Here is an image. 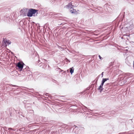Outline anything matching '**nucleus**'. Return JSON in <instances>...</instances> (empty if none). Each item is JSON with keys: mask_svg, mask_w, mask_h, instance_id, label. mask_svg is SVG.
<instances>
[{"mask_svg": "<svg viewBox=\"0 0 134 134\" xmlns=\"http://www.w3.org/2000/svg\"><path fill=\"white\" fill-rule=\"evenodd\" d=\"M18 113L19 115V116L20 117V116H21L24 117V116L22 115V113L21 112H18Z\"/></svg>", "mask_w": 134, "mask_h": 134, "instance_id": "dca6fc26", "label": "nucleus"}, {"mask_svg": "<svg viewBox=\"0 0 134 134\" xmlns=\"http://www.w3.org/2000/svg\"><path fill=\"white\" fill-rule=\"evenodd\" d=\"M49 98H50V99H52V97L51 96H49Z\"/></svg>", "mask_w": 134, "mask_h": 134, "instance_id": "393cba45", "label": "nucleus"}, {"mask_svg": "<svg viewBox=\"0 0 134 134\" xmlns=\"http://www.w3.org/2000/svg\"><path fill=\"white\" fill-rule=\"evenodd\" d=\"M99 90L100 91V92L101 93L102 91H103L104 92H105V90H106L105 89H99Z\"/></svg>", "mask_w": 134, "mask_h": 134, "instance_id": "2eb2a0df", "label": "nucleus"}, {"mask_svg": "<svg viewBox=\"0 0 134 134\" xmlns=\"http://www.w3.org/2000/svg\"><path fill=\"white\" fill-rule=\"evenodd\" d=\"M24 64L23 62H19L17 64V66L18 68V69L20 71L22 70L23 67H24Z\"/></svg>", "mask_w": 134, "mask_h": 134, "instance_id": "39448f33", "label": "nucleus"}, {"mask_svg": "<svg viewBox=\"0 0 134 134\" xmlns=\"http://www.w3.org/2000/svg\"><path fill=\"white\" fill-rule=\"evenodd\" d=\"M61 127L64 128H65L67 129V132L68 133H70V129H71V126L68 125H62L61 126Z\"/></svg>", "mask_w": 134, "mask_h": 134, "instance_id": "423d86ee", "label": "nucleus"}, {"mask_svg": "<svg viewBox=\"0 0 134 134\" xmlns=\"http://www.w3.org/2000/svg\"><path fill=\"white\" fill-rule=\"evenodd\" d=\"M71 129H70V132L71 130L72 129L71 131L72 133L75 134H78L79 133V127L75 125H74L72 127H71Z\"/></svg>", "mask_w": 134, "mask_h": 134, "instance_id": "7ed1b4c3", "label": "nucleus"}, {"mask_svg": "<svg viewBox=\"0 0 134 134\" xmlns=\"http://www.w3.org/2000/svg\"><path fill=\"white\" fill-rule=\"evenodd\" d=\"M72 2L69 3L68 4L66 5V7L68 8H70V9H71L74 6V5H72Z\"/></svg>", "mask_w": 134, "mask_h": 134, "instance_id": "6e6552de", "label": "nucleus"}, {"mask_svg": "<svg viewBox=\"0 0 134 134\" xmlns=\"http://www.w3.org/2000/svg\"><path fill=\"white\" fill-rule=\"evenodd\" d=\"M31 72L29 70H27L25 68L21 72L22 76H27L26 80H32L33 79L32 75L31 74Z\"/></svg>", "mask_w": 134, "mask_h": 134, "instance_id": "f257e3e1", "label": "nucleus"}, {"mask_svg": "<svg viewBox=\"0 0 134 134\" xmlns=\"http://www.w3.org/2000/svg\"><path fill=\"white\" fill-rule=\"evenodd\" d=\"M112 113H113V112H114V111H112Z\"/></svg>", "mask_w": 134, "mask_h": 134, "instance_id": "473e14b6", "label": "nucleus"}, {"mask_svg": "<svg viewBox=\"0 0 134 134\" xmlns=\"http://www.w3.org/2000/svg\"><path fill=\"white\" fill-rule=\"evenodd\" d=\"M38 10L31 8L28 11L27 15L28 17L37 16L38 13Z\"/></svg>", "mask_w": 134, "mask_h": 134, "instance_id": "f03ea898", "label": "nucleus"}, {"mask_svg": "<svg viewBox=\"0 0 134 134\" xmlns=\"http://www.w3.org/2000/svg\"><path fill=\"white\" fill-rule=\"evenodd\" d=\"M10 44V43H8V44Z\"/></svg>", "mask_w": 134, "mask_h": 134, "instance_id": "72a5a7b5", "label": "nucleus"}, {"mask_svg": "<svg viewBox=\"0 0 134 134\" xmlns=\"http://www.w3.org/2000/svg\"><path fill=\"white\" fill-rule=\"evenodd\" d=\"M27 91L30 92H33L34 91V90L33 89L31 88L30 89H28Z\"/></svg>", "mask_w": 134, "mask_h": 134, "instance_id": "f8f14e48", "label": "nucleus"}, {"mask_svg": "<svg viewBox=\"0 0 134 134\" xmlns=\"http://www.w3.org/2000/svg\"><path fill=\"white\" fill-rule=\"evenodd\" d=\"M67 71H68V70H67Z\"/></svg>", "mask_w": 134, "mask_h": 134, "instance_id": "f704fd0d", "label": "nucleus"}, {"mask_svg": "<svg viewBox=\"0 0 134 134\" xmlns=\"http://www.w3.org/2000/svg\"><path fill=\"white\" fill-rule=\"evenodd\" d=\"M51 134H57V132H52Z\"/></svg>", "mask_w": 134, "mask_h": 134, "instance_id": "a211bd4d", "label": "nucleus"}, {"mask_svg": "<svg viewBox=\"0 0 134 134\" xmlns=\"http://www.w3.org/2000/svg\"><path fill=\"white\" fill-rule=\"evenodd\" d=\"M67 60H68V61H69V62H70V61L69 60H68V59Z\"/></svg>", "mask_w": 134, "mask_h": 134, "instance_id": "7c9ffc66", "label": "nucleus"}, {"mask_svg": "<svg viewBox=\"0 0 134 134\" xmlns=\"http://www.w3.org/2000/svg\"><path fill=\"white\" fill-rule=\"evenodd\" d=\"M3 41H4V42L5 43V42H7V41L6 40H4Z\"/></svg>", "mask_w": 134, "mask_h": 134, "instance_id": "b1692460", "label": "nucleus"}, {"mask_svg": "<svg viewBox=\"0 0 134 134\" xmlns=\"http://www.w3.org/2000/svg\"><path fill=\"white\" fill-rule=\"evenodd\" d=\"M84 106L85 107V108H83V110L85 111L90 112V111H93L87 108L85 106Z\"/></svg>", "mask_w": 134, "mask_h": 134, "instance_id": "9d476101", "label": "nucleus"}, {"mask_svg": "<svg viewBox=\"0 0 134 134\" xmlns=\"http://www.w3.org/2000/svg\"><path fill=\"white\" fill-rule=\"evenodd\" d=\"M69 69L70 70V72L71 74H72L74 72V68L73 67H72L71 68H70Z\"/></svg>", "mask_w": 134, "mask_h": 134, "instance_id": "9b49d317", "label": "nucleus"}, {"mask_svg": "<svg viewBox=\"0 0 134 134\" xmlns=\"http://www.w3.org/2000/svg\"><path fill=\"white\" fill-rule=\"evenodd\" d=\"M103 86L100 85L99 87L98 88V89H104L105 88H103Z\"/></svg>", "mask_w": 134, "mask_h": 134, "instance_id": "4468645a", "label": "nucleus"}, {"mask_svg": "<svg viewBox=\"0 0 134 134\" xmlns=\"http://www.w3.org/2000/svg\"><path fill=\"white\" fill-rule=\"evenodd\" d=\"M104 79L105 80V81H107L108 80H109V79L108 78H104Z\"/></svg>", "mask_w": 134, "mask_h": 134, "instance_id": "4be33fe9", "label": "nucleus"}, {"mask_svg": "<svg viewBox=\"0 0 134 134\" xmlns=\"http://www.w3.org/2000/svg\"><path fill=\"white\" fill-rule=\"evenodd\" d=\"M24 10L25 11V10H22L20 11V12L22 13H23V14H24V16H26V14L25 13V12L24 11Z\"/></svg>", "mask_w": 134, "mask_h": 134, "instance_id": "ddd939ff", "label": "nucleus"}, {"mask_svg": "<svg viewBox=\"0 0 134 134\" xmlns=\"http://www.w3.org/2000/svg\"><path fill=\"white\" fill-rule=\"evenodd\" d=\"M104 83H103V82H102V83H101V84L100 85H102V86H103V85H104Z\"/></svg>", "mask_w": 134, "mask_h": 134, "instance_id": "cd10ccee", "label": "nucleus"}, {"mask_svg": "<svg viewBox=\"0 0 134 134\" xmlns=\"http://www.w3.org/2000/svg\"><path fill=\"white\" fill-rule=\"evenodd\" d=\"M133 58L132 56H129L127 57L125 59L126 63L129 66H131V62H132L131 59Z\"/></svg>", "mask_w": 134, "mask_h": 134, "instance_id": "20e7f679", "label": "nucleus"}, {"mask_svg": "<svg viewBox=\"0 0 134 134\" xmlns=\"http://www.w3.org/2000/svg\"><path fill=\"white\" fill-rule=\"evenodd\" d=\"M133 67H134V61H133Z\"/></svg>", "mask_w": 134, "mask_h": 134, "instance_id": "c756f323", "label": "nucleus"}, {"mask_svg": "<svg viewBox=\"0 0 134 134\" xmlns=\"http://www.w3.org/2000/svg\"><path fill=\"white\" fill-rule=\"evenodd\" d=\"M45 61L46 62L42 63L41 62V63L39 65L40 67H41L43 68H44L47 65V61L45 59H44Z\"/></svg>", "mask_w": 134, "mask_h": 134, "instance_id": "0eeeda50", "label": "nucleus"}, {"mask_svg": "<svg viewBox=\"0 0 134 134\" xmlns=\"http://www.w3.org/2000/svg\"><path fill=\"white\" fill-rule=\"evenodd\" d=\"M3 129H4V132L5 134H6L5 131H6L7 132H8V130H5V129H6V127H5V128H3Z\"/></svg>", "mask_w": 134, "mask_h": 134, "instance_id": "f3484780", "label": "nucleus"}, {"mask_svg": "<svg viewBox=\"0 0 134 134\" xmlns=\"http://www.w3.org/2000/svg\"><path fill=\"white\" fill-rule=\"evenodd\" d=\"M69 11L71 13L74 14H75L77 12L75 9H73L72 8L71 9H70Z\"/></svg>", "mask_w": 134, "mask_h": 134, "instance_id": "1a4fd4ad", "label": "nucleus"}, {"mask_svg": "<svg viewBox=\"0 0 134 134\" xmlns=\"http://www.w3.org/2000/svg\"><path fill=\"white\" fill-rule=\"evenodd\" d=\"M38 61H40V60H38Z\"/></svg>", "mask_w": 134, "mask_h": 134, "instance_id": "e433bc0d", "label": "nucleus"}, {"mask_svg": "<svg viewBox=\"0 0 134 134\" xmlns=\"http://www.w3.org/2000/svg\"><path fill=\"white\" fill-rule=\"evenodd\" d=\"M105 88V89L106 90V91H107V89L105 88Z\"/></svg>", "mask_w": 134, "mask_h": 134, "instance_id": "2f4dec72", "label": "nucleus"}, {"mask_svg": "<svg viewBox=\"0 0 134 134\" xmlns=\"http://www.w3.org/2000/svg\"><path fill=\"white\" fill-rule=\"evenodd\" d=\"M106 81L104 79V78H103L102 79V82H103V83H104Z\"/></svg>", "mask_w": 134, "mask_h": 134, "instance_id": "aec40b11", "label": "nucleus"}, {"mask_svg": "<svg viewBox=\"0 0 134 134\" xmlns=\"http://www.w3.org/2000/svg\"><path fill=\"white\" fill-rule=\"evenodd\" d=\"M45 95H46V96H48V93H46L45 94Z\"/></svg>", "mask_w": 134, "mask_h": 134, "instance_id": "c85d7f7f", "label": "nucleus"}, {"mask_svg": "<svg viewBox=\"0 0 134 134\" xmlns=\"http://www.w3.org/2000/svg\"><path fill=\"white\" fill-rule=\"evenodd\" d=\"M103 72H102V73H101V75H102V77H103Z\"/></svg>", "mask_w": 134, "mask_h": 134, "instance_id": "5701e85b", "label": "nucleus"}, {"mask_svg": "<svg viewBox=\"0 0 134 134\" xmlns=\"http://www.w3.org/2000/svg\"><path fill=\"white\" fill-rule=\"evenodd\" d=\"M8 130H13V131H15V130L14 129H13L12 128H9L8 129Z\"/></svg>", "mask_w": 134, "mask_h": 134, "instance_id": "6ab92c4d", "label": "nucleus"}, {"mask_svg": "<svg viewBox=\"0 0 134 134\" xmlns=\"http://www.w3.org/2000/svg\"><path fill=\"white\" fill-rule=\"evenodd\" d=\"M12 85V86H13L14 87H18L17 86H16V85Z\"/></svg>", "mask_w": 134, "mask_h": 134, "instance_id": "a878e982", "label": "nucleus"}, {"mask_svg": "<svg viewBox=\"0 0 134 134\" xmlns=\"http://www.w3.org/2000/svg\"><path fill=\"white\" fill-rule=\"evenodd\" d=\"M98 57H99V59L100 60H102L103 59L100 56V55H98Z\"/></svg>", "mask_w": 134, "mask_h": 134, "instance_id": "412c9836", "label": "nucleus"}, {"mask_svg": "<svg viewBox=\"0 0 134 134\" xmlns=\"http://www.w3.org/2000/svg\"><path fill=\"white\" fill-rule=\"evenodd\" d=\"M5 18H7L8 19L9 18L8 17H4V19L5 20Z\"/></svg>", "mask_w": 134, "mask_h": 134, "instance_id": "bb28decb", "label": "nucleus"}, {"mask_svg": "<svg viewBox=\"0 0 134 134\" xmlns=\"http://www.w3.org/2000/svg\"><path fill=\"white\" fill-rule=\"evenodd\" d=\"M10 132V133H11V132L10 131V132Z\"/></svg>", "mask_w": 134, "mask_h": 134, "instance_id": "c9c22d12", "label": "nucleus"}]
</instances>
